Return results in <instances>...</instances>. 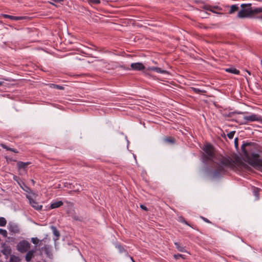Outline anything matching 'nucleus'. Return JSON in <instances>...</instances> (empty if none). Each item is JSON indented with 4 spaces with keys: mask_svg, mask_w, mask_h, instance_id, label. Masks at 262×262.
<instances>
[{
    "mask_svg": "<svg viewBox=\"0 0 262 262\" xmlns=\"http://www.w3.org/2000/svg\"><path fill=\"white\" fill-rule=\"evenodd\" d=\"M257 144L253 142H244L241 149L246 161L252 166L254 167L256 161L260 157L259 154L257 152Z\"/></svg>",
    "mask_w": 262,
    "mask_h": 262,
    "instance_id": "obj_1",
    "label": "nucleus"
},
{
    "mask_svg": "<svg viewBox=\"0 0 262 262\" xmlns=\"http://www.w3.org/2000/svg\"><path fill=\"white\" fill-rule=\"evenodd\" d=\"M217 162H215L219 167L213 170L212 173L213 178H217L226 172L225 167H229L231 169H234L235 167V162L229 156H223L220 155L216 158Z\"/></svg>",
    "mask_w": 262,
    "mask_h": 262,
    "instance_id": "obj_2",
    "label": "nucleus"
},
{
    "mask_svg": "<svg viewBox=\"0 0 262 262\" xmlns=\"http://www.w3.org/2000/svg\"><path fill=\"white\" fill-rule=\"evenodd\" d=\"M241 7L242 9L237 14V16L239 18L251 17L262 12V8L256 7L252 8L251 4H242Z\"/></svg>",
    "mask_w": 262,
    "mask_h": 262,
    "instance_id": "obj_3",
    "label": "nucleus"
},
{
    "mask_svg": "<svg viewBox=\"0 0 262 262\" xmlns=\"http://www.w3.org/2000/svg\"><path fill=\"white\" fill-rule=\"evenodd\" d=\"M261 116L252 114L249 116H245L242 118L240 117H235L234 120L239 123V124H246L248 122L254 121H259L260 119Z\"/></svg>",
    "mask_w": 262,
    "mask_h": 262,
    "instance_id": "obj_4",
    "label": "nucleus"
},
{
    "mask_svg": "<svg viewBox=\"0 0 262 262\" xmlns=\"http://www.w3.org/2000/svg\"><path fill=\"white\" fill-rule=\"evenodd\" d=\"M123 70H129V68L125 67L124 66H120V67ZM145 68L144 64L141 62H135L132 63L130 64V69L135 71H142L144 70Z\"/></svg>",
    "mask_w": 262,
    "mask_h": 262,
    "instance_id": "obj_5",
    "label": "nucleus"
},
{
    "mask_svg": "<svg viewBox=\"0 0 262 262\" xmlns=\"http://www.w3.org/2000/svg\"><path fill=\"white\" fill-rule=\"evenodd\" d=\"M30 248V243L25 240H23L19 242L17 245V250L21 252H27Z\"/></svg>",
    "mask_w": 262,
    "mask_h": 262,
    "instance_id": "obj_6",
    "label": "nucleus"
},
{
    "mask_svg": "<svg viewBox=\"0 0 262 262\" xmlns=\"http://www.w3.org/2000/svg\"><path fill=\"white\" fill-rule=\"evenodd\" d=\"M26 198L29 200V203L31 206L36 210H41L42 208V206L39 205L38 202L32 199L30 195H27Z\"/></svg>",
    "mask_w": 262,
    "mask_h": 262,
    "instance_id": "obj_7",
    "label": "nucleus"
},
{
    "mask_svg": "<svg viewBox=\"0 0 262 262\" xmlns=\"http://www.w3.org/2000/svg\"><path fill=\"white\" fill-rule=\"evenodd\" d=\"M203 149L208 156H209L210 157H215L213 147L212 145L207 144L205 145Z\"/></svg>",
    "mask_w": 262,
    "mask_h": 262,
    "instance_id": "obj_8",
    "label": "nucleus"
},
{
    "mask_svg": "<svg viewBox=\"0 0 262 262\" xmlns=\"http://www.w3.org/2000/svg\"><path fill=\"white\" fill-rule=\"evenodd\" d=\"M30 162H24L22 161H18L17 162V167L18 170L23 169L25 171L27 170L28 165L31 164Z\"/></svg>",
    "mask_w": 262,
    "mask_h": 262,
    "instance_id": "obj_9",
    "label": "nucleus"
},
{
    "mask_svg": "<svg viewBox=\"0 0 262 262\" xmlns=\"http://www.w3.org/2000/svg\"><path fill=\"white\" fill-rule=\"evenodd\" d=\"M8 229L10 232L13 233H17L19 232L18 226L14 223H9L8 226Z\"/></svg>",
    "mask_w": 262,
    "mask_h": 262,
    "instance_id": "obj_10",
    "label": "nucleus"
},
{
    "mask_svg": "<svg viewBox=\"0 0 262 262\" xmlns=\"http://www.w3.org/2000/svg\"><path fill=\"white\" fill-rule=\"evenodd\" d=\"M2 16L5 18H9L13 20H23L27 18V16H16L5 14H2Z\"/></svg>",
    "mask_w": 262,
    "mask_h": 262,
    "instance_id": "obj_11",
    "label": "nucleus"
},
{
    "mask_svg": "<svg viewBox=\"0 0 262 262\" xmlns=\"http://www.w3.org/2000/svg\"><path fill=\"white\" fill-rule=\"evenodd\" d=\"M148 70L161 74H167L168 73L166 70H162L161 68L156 67H149Z\"/></svg>",
    "mask_w": 262,
    "mask_h": 262,
    "instance_id": "obj_12",
    "label": "nucleus"
},
{
    "mask_svg": "<svg viewBox=\"0 0 262 262\" xmlns=\"http://www.w3.org/2000/svg\"><path fill=\"white\" fill-rule=\"evenodd\" d=\"M2 253L8 256L11 253V249L9 246H4L2 250Z\"/></svg>",
    "mask_w": 262,
    "mask_h": 262,
    "instance_id": "obj_13",
    "label": "nucleus"
},
{
    "mask_svg": "<svg viewBox=\"0 0 262 262\" xmlns=\"http://www.w3.org/2000/svg\"><path fill=\"white\" fill-rule=\"evenodd\" d=\"M63 204V203L62 201H58L52 203L50 205L51 209H55L61 206Z\"/></svg>",
    "mask_w": 262,
    "mask_h": 262,
    "instance_id": "obj_14",
    "label": "nucleus"
},
{
    "mask_svg": "<svg viewBox=\"0 0 262 262\" xmlns=\"http://www.w3.org/2000/svg\"><path fill=\"white\" fill-rule=\"evenodd\" d=\"M202 157H203V162L205 163V164L207 163L208 161H213L214 159H215L216 160V158L218 157H210L209 156H208L207 155H205V154H203Z\"/></svg>",
    "mask_w": 262,
    "mask_h": 262,
    "instance_id": "obj_15",
    "label": "nucleus"
},
{
    "mask_svg": "<svg viewBox=\"0 0 262 262\" xmlns=\"http://www.w3.org/2000/svg\"><path fill=\"white\" fill-rule=\"evenodd\" d=\"M225 71L227 72L230 73L232 74H234L235 75L239 74V71L234 68V67H230L229 68H226L225 69Z\"/></svg>",
    "mask_w": 262,
    "mask_h": 262,
    "instance_id": "obj_16",
    "label": "nucleus"
},
{
    "mask_svg": "<svg viewBox=\"0 0 262 262\" xmlns=\"http://www.w3.org/2000/svg\"><path fill=\"white\" fill-rule=\"evenodd\" d=\"M253 195L255 196L256 200H258L259 198V192L261 190L260 188L253 187L252 188Z\"/></svg>",
    "mask_w": 262,
    "mask_h": 262,
    "instance_id": "obj_17",
    "label": "nucleus"
},
{
    "mask_svg": "<svg viewBox=\"0 0 262 262\" xmlns=\"http://www.w3.org/2000/svg\"><path fill=\"white\" fill-rule=\"evenodd\" d=\"M164 141L165 142L170 144H174L176 142V139L172 137H166L164 138Z\"/></svg>",
    "mask_w": 262,
    "mask_h": 262,
    "instance_id": "obj_18",
    "label": "nucleus"
},
{
    "mask_svg": "<svg viewBox=\"0 0 262 262\" xmlns=\"http://www.w3.org/2000/svg\"><path fill=\"white\" fill-rule=\"evenodd\" d=\"M174 245L176 246V248L178 249V250L179 251L182 252H186L185 247L182 246L180 243L175 242Z\"/></svg>",
    "mask_w": 262,
    "mask_h": 262,
    "instance_id": "obj_19",
    "label": "nucleus"
},
{
    "mask_svg": "<svg viewBox=\"0 0 262 262\" xmlns=\"http://www.w3.org/2000/svg\"><path fill=\"white\" fill-rule=\"evenodd\" d=\"M20 187L26 192L28 193H30L31 191V189L30 187L27 186L25 183L22 182L21 183H18Z\"/></svg>",
    "mask_w": 262,
    "mask_h": 262,
    "instance_id": "obj_20",
    "label": "nucleus"
},
{
    "mask_svg": "<svg viewBox=\"0 0 262 262\" xmlns=\"http://www.w3.org/2000/svg\"><path fill=\"white\" fill-rule=\"evenodd\" d=\"M31 241L34 244H38V245L39 247L41 246L43 244V242H45V239H43L42 240H41L39 242V240L38 239L37 237H33L31 239Z\"/></svg>",
    "mask_w": 262,
    "mask_h": 262,
    "instance_id": "obj_21",
    "label": "nucleus"
},
{
    "mask_svg": "<svg viewBox=\"0 0 262 262\" xmlns=\"http://www.w3.org/2000/svg\"><path fill=\"white\" fill-rule=\"evenodd\" d=\"M245 113H248L247 112H238V111H234L232 112L229 113L228 114L226 115L225 116L228 117H233L235 114H244Z\"/></svg>",
    "mask_w": 262,
    "mask_h": 262,
    "instance_id": "obj_22",
    "label": "nucleus"
},
{
    "mask_svg": "<svg viewBox=\"0 0 262 262\" xmlns=\"http://www.w3.org/2000/svg\"><path fill=\"white\" fill-rule=\"evenodd\" d=\"M51 229L52 230V231H53V234L56 236V239H58L59 236H60V233H59V232L58 231V230L57 229L56 227L54 226H51Z\"/></svg>",
    "mask_w": 262,
    "mask_h": 262,
    "instance_id": "obj_23",
    "label": "nucleus"
},
{
    "mask_svg": "<svg viewBox=\"0 0 262 262\" xmlns=\"http://www.w3.org/2000/svg\"><path fill=\"white\" fill-rule=\"evenodd\" d=\"M48 85L49 86L50 88H51L52 89H58V90H63L64 89L63 86L60 85L54 84V83H49V84H48Z\"/></svg>",
    "mask_w": 262,
    "mask_h": 262,
    "instance_id": "obj_24",
    "label": "nucleus"
},
{
    "mask_svg": "<svg viewBox=\"0 0 262 262\" xmlns=\"http://www.w3.org/2000/svg\"><path fill=\"white\" fill-rule=\"evenodd\" d=\"M201 8L203 9L211 11L213 13H215V11L212 10V6L207 5V4H204Z\"/></svg>",
    "mask_w": 262,
    "mask_h": 262,
    "instance_id": "obj_25",
    "label": "nucleus"
},
{
    "mask_svg": "<svg viewBox=\"0 0 262 262\" xmlns=\"http://www.w3.org/2000/svg\"><path fill=\"white\" fill-rule=\"evenodd\" d=\"M239 9L238 5H233L231 6L230 9L229 10V13L232 14L237 11Z\"/></svg>",
    "mask_w": 262,
    "mask_h": 262,
    "instance_id": "obj_26",
    "label": "nucleus"
},
{
    "mask_svg": "<svg viewBox=\"0 0 262 262\" xmlns=\"http://www.w3.org/2000/svg\"><path fill=\"white\" fill-rule=\"evenodd\" d=\"M192 91L195 94L205 93L206 91L204 90H200L196 88H191Z\"/></svg>",
    "mask_w": 262,
    "mask_h": 262,
    "instance_id": "obj_27",
    "label": "nucleus"
},
{
    "mask_svg": "<svg viewBox=\"0 0 262 262\" xmlns=\"http://www.w3.org/2000/svg\"><path fill=\"white\" fill-rule=\"evenodd\" d=\"M40 249L42 251H43L47 255H49V247L48 245L45 244L43 245V246H42L40 248Z\"/></svg>",
    "mask_w": 262,
    "mask_h": 262,
    "instance_id": "obj_28",
    "label": "nucleus"
},
{
    "mask_svg": "<svg viewBox=\"0 0 262 262\" xmlns=\"http://www.w3.org/2000/svg\"><path fill=\"white\" fill-rule=\"evenodd\" d=\"M33 256V253L32 251H29L26 255V260L27 261H30Z\"/></svg>",
    "mask_w": 262,
    "mask_h": 262,
    "instance_id": "obj_29",
    "label": "nucleus"
},
{
    "mask_svg": "<svg viewBox=\"0 0 262 262\" xmlns=\"http://www.w3.org/2000/svg\"><path fill=\"white\" fill-rule=\"evenodd\" d=\"M7 224V221L4 217H0V226L4 227Z\"/></svg>",
    "mask_w": 262,
    "mask_h": 262,
    "instance_id": "obj_30",
    "label": "nucleus"
},
{
    "mask_svg": "<svg viewBox=\"0 0 262 262\" xmlns=\"http://www.w3.org/2000/svg\"><path fill=\"white\" fill-rule=\"evenodd\" d=\"M116 247L118 249L120 253H123L124 252H126V250L124 248V247L120 244H118L116 246Z\"/></svg>",
    "mask_w": 262,
    "mask_h": 262,
    "instance_id": "obj_31",
    "label": "nucleus"
},
{
    "mask_svg": "<svg viewBox=\"0 0 262 262\" xmlns=\"http://www.w3.org/2000/svg\"><path fill=\"white\" fill-rule=\"evenodd\" d=\"M173 257L175 259L177 260V259H179L180 258L185 259V256L184 255H182L181 254H174Z\"/></svg>",
    "mask_w": 262,
    "mask_h": 262,
    "instance_id": "obj_32",
    "label": "nucleus"
},
{
    "mask_svg": "<svg viewBox=\"0 0 262 262\" xmlns=\"http://www.w3.org/2000/svg\"><path fill=\"white\" fill-rule=\"evenodd\" d=\"M10 262H19V259L17 257L12 255L10 257Z\"/></svg>",
    "mask_w": 262,
    "mask_h": 262,
    "instance_id": "obj_33",
    "label": "nucleus"
},
{
    "mask_svg": "<svg viewBox=\"0 0 262 262\" xmlns=\"http://www.w3.org/2000/svg\"><path fill=\"white\" fill-rule=\"evenodd\" d=\"M256 164L254 165V167H262V160L260 159L259 158L257 159V161L256 162Z\"/></svg>",
    "mask_w": 262,
    "mask_h": 262,
    "instance_id": "obj_34",
    "label": "nucleus"
},
{
    "mask_svg": "<svg viewBox=\"0 0 262 262\" xmlns=\"http://www.w3.org/2000/svg\"><path fill=\"white\" fill-rule=\"evenodd\" d=\"M0 234L4 237H6L8 235L7 231L6 230L3 229H0Z\"/></svg>",
    "mask_w": 262,
    "mask_h": 262,
    "instance_id": "obj_35",
    "label": "nucleus"
},
{
    "mask_svg": "<svg viewBox=\"0 0 262 262\" xmlns=\"http://www.w3.org/2000/svg\"><path fill=\"white\" fill-rule=\"evenodd\" d=\"M235 134V131H231L227 134V137L230 139H232L233 138Z\"/></svg>",
    "mask_w": 262,
    "mask_h": 262,
    "instance_id": "obj_36",
    "label": "nucleus"
},
{
    "mask_svg": "<svg viewBox=\"0 0 262 262\" xmlns=\"http://www.w3.org/2000/svg\"><path fill=\"white\" fill-rule=\"evenodd\" d=\"M233 161L235 162V165L236 164V163H237L239 165H243V162H242V161L238 157H237L235 159V161L234 160H233ZM235 167V166L234 167V168Z\"/></svg>",
    "mask_w": 262,
    "mask_h": 262,
    "instance_id": "obj_37",
    "label": "nucleus"
},
{
    "mask_svg": "<svg viewBox=\"0 0 262 262\" xmlns=\"http://www.w3.org/2000/svg\"><path fill=\"white\" fill-rule=\"evenodd\" d=\"M234 146L236 149H238V138H235L234 141Z\"/></svg>",
    "mask_w": 262,
    "mask_h": 262,
    "instance_id": "obj_38",
    "label": "nucleus"
},
{
    "mask_svg": "<svg viewBox=\"0 0 262 262\" xmlns=\"http://www.w3.org/2000/svg\"><path fill=\"white\" fill-rule=\"evenodd\" d=\"M76 185H78L77 184H76ZM79 187L74 189V191L75 192H80L82 190L81 186L78 184Z\"/></svg>",
    "mask_w": 262,
    "mask_h": 262,
    "instance_id": "obj_39",
    "label": "nucleus"
},
{
    "mask_svg": "<svg viewBox=\"0 0 262 262\" xmlns=\"http://www.w3.org/2000/svg\"><path fill=\"white\" fill-rule=\"evenodd\" d=\"M180 221L183 223H184L185 224L190 226V227H191L190 224L183 217H181V220H180Z\"/></svg>",
    "mask_w": 262,
    "mask_h": 262,
    "instance_id": "obj_40",
    "label": "nucleus"
},
{
    "mask_svg": "<svg viewBox=\"0 0 262 262\" xmlns=\"http://www.w3.org/2000/svg\"><path fill=\"white\" fill-rule=\"evenodd\" d=\"M204 222L207 223L212 224V222H210L208 219L207 218L204 217V216H201L200 217Z\"/></svg>",
    "mask_w": 262,
    "mask_h": 262,
    "instance_id": "obj_41",
    "label": "nucleus"
},
{
    "mask_svg": "<svg viewBox=\"0 0 262 262\" xmlns=\"http://www.w3.org/2000/svg\"><path fill=\"white\" fill-rule=\"evenodd\" d=\"M94 4H99L100 3V0H90Z\"/></svg>",
    "mask_w": 262,
    "mask_h": 262,
    "instance_id": "obj_42",
    "label": "nucleus"
},
{
    "mask_svg": "<svg viewBox=\"0 0 262 262\" xmlns=\"http://www.w3.org/2000/svg\"><path fill=\"white\" fill-rule=\"evenodd\" d=\"M6 161L7 162H9L10 161H14V162L16 161V160H14L11 158H8L7 157H6Z\"/></svg>",
    "mask_w": 262,
    "mask_h": 262,
    "instance_id": "obj_43",
    "label": "nucleus"
},
{
    "mask_svg": "<svg viewBox=\"0 0 262 262\" xmlns=\"http://www.w3.org/2000/svg\"><path fill=\"white\" fill-rule=\"evenodd\" d=\"M1 146H2L3 148L6 149L7 150H8V151H9V150H9V149H10V148H11V147H8L6 145L4 144H2L1 145Z\"/></svg>",
    "mask_w": 262,
    "mask_h": 262,
    "instance_id": "obj_44",
    "label": "nucleus"
},
{
    "mask_svg": "<svg viewBox=\"0 0 262 262\" xmlns=\"http://www.w3.org/2000/svg\"><path fill=\"white\" fill-rule=\"evenodd\" d=\"M4 36V33L2 29H0V39H2Z\"/></svg>",
    "mask_w": 262,
    "mask_h": 262,
    "instance_id": "obj_45",
    "label": "nucleus"
},
{
    "mask_svg": "<svg viewBox=\"0 0 262 262\" xmlns=\"http://www.w3.org/2000/svg\"><path fill=\"white\" fill-rule=\"evenodd\" d=\"M9 150H10L9 151H12L14 153H16V154L18 153V151L15 148H10V149H9Z\"/></svg>",
    "mask_w": 262,
    "mask_h": 262,
    "instance_id": "obj_46",
    "label": "nucleus"
},
{
    "mask_svg": "<svg viewBox=\"0 0 262 262\" xmlns=\"http://www.w3.org/2000/svg\"><path fill=\"white\" fill-rule=\"evenodd\" d=\"M140 207H141V208H142L143 210H144L145 211L148 210L147 208L144 205H142V204L140 205Z\"/></svg>",
    "mask_w": 262,
    "mask_h": 262,
    "instance_id": "obj_47",
    "label": "nucleus"
},
{
    "mask_svg": "<svg viewBox=\"0 0 262 262\" xmlns=\"http://www.w3.org/2000/svg\"><path fill=\"white\" fill-rule=\"evenodd\" d=\"M13 179H14V180L15 181H17V182H18V183H19V182H18V180H19L20 179H19V178L18 177H17V176H14V177H13Z\"/></svg>",
    "mask_w": 262,
    "mask_h": 262,
    "instance_id": "obj_48",
    "label": "nucleus"
},
{
    "mask_svg": "<svg viewBox=\"0 0 262 262\" xmlns=\"http://www.w3.org/2000/svg\"><path fill=\"white\" fill-rule=\"evenodd\" d=\"M73 219L75 221H81V220L79 218V217L77 215H74L73 216Z\"/></svg>",
    "mask_w": 262,
    "mask_h": 262,
    "instance_id": "obj_49",
    "label": "nucleus"
},
{
    "mask_svg": "<svg viewBox=\"0 0 262 262\" xmlns=\"http://www.w3.org/2000/svg\"><path fill=\"white\" fill-rule=\"evenodd\" d=\"M213 9H216V10H220L221 9L218 6H212V10Z\"/></svg>",
    "mask_w": 262,
    "mask_h": 262,
    "instance_id": "obj_50",
    "label": "nucleus"
},
{
    "mask_svg": "<svg viewBox=\"0 0 262 262\" xmlns=\"http://www.w3.org/2000/svg\"><path fill=\"white\" fill-rule=\"evenodd\" d=\"M260 14H261L259 16H257V18L262 20V12Z\"/></svg>",
    "mask_w": 262,
    "mask_h": 262,
    "instance_id": "obj_51",
    "label": "nucleus"
},
{
    "mask_svg": "<svg viewBox=\"0 0 262 262\" xmlns=\"http://www.w3.org/2000/svg\"><path fill=\"white\" fill-rule=\"evenodd\" d=\"M92 45L93 47H95V49H94V50H95V51H97V48L96 46H94V45Z\"/></svg>",
    "mask_w": 262,
    "mask_h": 262,
    "instance_id": "obj_52",
    "label": "nucleus"
},
{
    "mask_svg": "<svg viewBox=\"0 0 262 262\" xmlns=\"http://www.w3.org/2000/svg\"><path fill=\"white\" fill-rule=\"evenodd\" d=\"M259 122H260L262 124V116L260 117V119Z\"/></svg>",
    "mask_w": 262,
    "mask_h": 262,
    "instance_id": "obj_53",
    "label": "nucleus"
},
{
    "mask_svg": "<svg viewBox=\"0 0 262 262\" xmlns=\"http://www.w3.org/2000/svg\"><path fill=\"white\" fill-rule=\"evenodd\" d=\"M31 182H32V183L33 184H35V182L34 181V180H33V179H32V180H31Z\"/></svg>",
    "mask_w": 262,
    "mask_h": 262,
    "instance_id": "obj_54",
    "label": "nucleus"
},
{
    "mask_svg": "<svg viewBox=\"0 0 262 262\" xmlns=\"http://www.w3.org/2000/svg\"><path fill=\"white\" fill-rule=\"evenodd\" d=\"M130 259L133 262H135V261L134 260V259H133V258L132 257H130Z\"/></svg>",
    "mask_w": 262,
    "mask_h": 262,
    "instance_id": "obj_55",
    "label": "nucleus"
},
{
    "mask_svg": "<svg viewBox=\"0 0 262 262\" xmlns=\"http://www.w3.org/2000/svg\"><path fill=\"white\" fill-rule=\"evenodd\" d=\"M3 82L0 81V85H3Z\"/></svg>",
    "mask_w": 262,
    "mask_h": 262,
    "instance_id": "obj_56",
    "label": "nucleus"
},
{
    "mask_svg": "<svg viewBox=\"0 0 262 262\" xmlns=\"http://www.w3.org/2000/svg\"><path fill=\"white\" fill-rule=\"evenodd\" d=\"M247 73H248L249 75H251V73L249 71H247Z\"/></svg>",
    "mask_w": 262,
    "mask_h": 262,
    "instance_id": "obj_57",
    "label": "nucleus"
},
{
    "mask_svg": "<svg viewBox=\"0 0 262 262\" xmlns=\"http://www.w3.org/2000/svg\"><path fill=\"white\" fill-rule=\"evenodd\" d=\"M261 64H262V59L261 60Z\"/></svg>",
    "mask_w": 262,
    "mask_h": 262,
    "instance_id": "obj_58",
    "label": "nucleus"
}]
</instances>
